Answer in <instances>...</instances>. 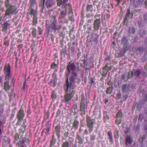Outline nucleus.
Here are the masks:
<instances>
[{
  "label": "nucleus",
  "mask_w": 147,
  "mask_h": 147,
  "mask_svg": "<svg viewBox=\"0 0 147 147\" xmlns=\"http://www.w3.org/2000/svg\"><path fill=\"white\" fill-rule=\"evenodd\" d=\"M107 72L108 71L107 70L102 68V69L100 71L99 73L102 76L105 77L107 75Z\"/></svg>",
  "instance_id": "32"
},
{
  "label": "nucleus",
  "mask_w": 147,
  "mask_h": 147,
  "mask_svg": "<svg viewBox=\"0 0 147 147\" xmlns=\"http://www.w3.org/2000/svg\"><path fill=\"white\" fill-rule=\"evenodd\" d=\"M24 115V110L21 108L16 115V117L18 119V121L16 123L17 125H20L22 120L23 119Z\"/></svg>",
  "instance_id": "7"
},
{
  "label": "nucleus",
  "mask_w": 147,
  "mask_h": 147,
  "mask_svg": "<svg viewBox=\"0 0 147 147\" xmlns=\"http://www.w3.org/2000/svg\"><path fill=\"white\" fill-rule=\"evenodd\" d=\"M45 0H41L39 4V6L41 7V11L43 13V10L45 6L44 4Z\"/></svg>",
  "instance_id": "34"
},
{
  "label": "nucleus",
  "mask_w": 147,
  "mask_h": 147,
  "mask_svg": "<svg viewBox=\"0 0 147 147\" xmlns=\"http://www.w3.org/2000/svg\"><path fill=\"white\" fill-rule=\"evenodd\" d=\"M68 16H73V13L72 11V10L71 8V6L70 5V6L69 7V12L68 13Z\"/></svg>",
  "instance_id": "54"
},
{
  "label": "nucleus",
  "mask_w": 147,
  "mask_h": 147,
  "mask_svg": "<svg viewBox=\"0 0 147 147\" xmlns=\"http://www.w3.org/2000/svg\"><path fill=\"white\" fill-rule=\"evenodd\" d=\"M69 133L68 131L65 132L63 133V136L62 137V138L63 139H66L69 136Z\"/></svg>",
  "instance_id": "47"
},
{
  "label": "nucleus",
  "mask_w": 147,
  "mask_h": 147,
  "mask_svg": "<svg viewBox=\"0 0 147 147\" xmlns=\"http://www.w3.org/2000/svg\"><path fill=\"white\" fill-rule=\"evenodd\" d=\"M51 23L49 25L52 28L53 30L55 31L56 30L59 31L61 28L62 26L61 25H58L56 16H52L50 17Z\"/></svg>",
  "instance_id": "3"
},
{
  "label": "nucleus",
  "mask_w": 147,
  "mask_h": 147,
  "mask_svg": "<svg viewBox=\"0 0 147 147\" xmlns=\"http://www.w3.org/2000/svg\"><path fill=\"white\" fill-rule=\"evenodd\" d=\"M32 50L34 52H35L36 50V48L35 47V43L33 42L31 44V45Z\"/></svg>",
  "instance_id": "51"
},
{
  "label": "nucleus",
  "mask_w": 147,
  "mask_h": 147,
  "mask_svg": "<svg viewBox=\"0 0 147 147\" xmlns=\"http://www.w3.org/2000/svg\"><path fill=\"white\" fill-rule=\"evenodd\" d=\"M62 0H56L57 2V5L58 6H60L61 4L62 3Z\"/></svg>",
  "instance_id": "64"
},
{
  "label": "nucleus",
  "mask_w": 147,
  "mask_h": 147,
  "mask_svg": "<svg viewBox=\"0 0 147 147\" xmlns=\"http://www.w3.org/2000/svg\"><path fill=\"white\" fill-rule=\"evenodd\" d=\"M129 128L128 127H126L125 129L124 132L125 134H127L129 132Z\"/></svg>",
  "instance_id": "60"
},
{
  "label": "nucleus",
  "mask_w": 147,
  "mask_h": 147,
  "mask_svg": "<svg viewBox=\"0 0 147 147\" xmlns=\"http://www.w3.org/2000/svg\"><path fill=\"white\" fill-rule=\"evenodd\" d=\"M46 33L45 35L47 37L49 35H51L52 34L53 29L50 25H48L47 23L46 24Z\"/></svg>",
  "instance_id": "15"
},
{
  "label": "nucleus",
  "mask_w": 147,
  "mask_h": 147,
  "mask_svg": "<svg viewBox=\"0 0 147 147\" xmlns=\"http://www.w3.org/2000/svg\"><path fill=\"white\" fill-rule=\"evenodd\" d=\"M146 31L144 29L140 30L139 31V34L141 37H143L146 34Z\"/></svg>",
  "instance_id": "30"
},
{
  "label": "nucleus",
  "mask_w": 147,
  "mask_h": 147,
  "mask_svg": "<svg viewBox=\"0 0 147 147\" xmlns=\"http://www.w3.org/2000/svg\"><path fill=\"white\" fill-rule=\"evenodd\" d=\"M19 135L18 133H16L15 134L14 138H15V141H15L17 140L18 141L20 139L19 138Z\"/></svg>",
  "instance_id": "57"
},
{
  "label": "nucleus",
  "mask_w": 147,
  "mask_h": 147,
  "mask_svg": "<svg viewBox=\"0 0 147 147\" xmlns=\"http://www.w3.org/2000/svg\"><path fill=\"white\" fill-rule=\"evenodd\" d=\"M131 73L130 72H129L127 74H124L121 75V80H123L125 81H127L128 80L129 78H131Z\"/></svg>",
  "instance_id": "21"
},
{
  "label": "nucleus",
  "mask_w": 147,
  "mask_h": 147,
  "mask_svg": "<svg viewBox=\"0 0 147 147\" xmlns=\"http://www.w3.org/2000/svg\"><path fill=\"white\" fill-rule=\"evenodd\" d=\"M66 13L67 11L66 10L61 11L60 14L59 19H60L61 21L62 18L65 19V17L66 15Z\"/></svg>",
  "instance_id": "26"
},
{
  "label": "nucleus",
  "mask_w": 147,
  "mask_h": 147,
  "mask_svg": "<svg viewBox=\"0 0 147 147\" xmlns=\"http://www.w3.org/2000/svg\"><path fill=\"white\" fill-rule=\"evenodd\" d=\"M9 78H5L4 88L6 91H8L9 90L10 87L9 85Z\"/></svg>",
  "instance_id": "19"
},
{
  "label": "nucleus",
  "mask_w": 147,
  "mask_h": 147,
  "mask_svg": "<svg viewBox=\"0 0 147 147\" xmlns=\"http://www.w3.org/2000/svg\"><path fill=\"white\" fill-rule=\"evenodd\" d=\"M117 119L115 120V123L117 125H119L121 123L122 121V118H116Z\"/></svg>",
  "instance_id": "46"
},
{
  "label": "nucleus",
  "mask_w": 147,
  "mask_h": 147,
  "mask_svg": "<svg viewBox=\"0 0 147 147\" xmlns=\"http://www.w3.org/2000/svg\"><path fill=\"white\" fill-rule=\"evenodd\" d=\"M130 84H124L122 86L121 91L123 93H127L130 90Z\"/></svg>",
  "instance_id": "14"
},
{
  "label": "nucleus",
  "mask_w": 147,
  "mask_h": 147,
  "mask_svg": "<svg viewBox=\"0 0 147 147\" xmlns=\"http://www.w3.org/2000/svg\"><path fill=\"white\" fill-rule=\"evenodd\" d=\"M52 76L53 77V80H51L49 84L50 85L55 87L57 84V79L56 75L53 73L52 74Z\"/></svg>",
  "instance_id": "17"
},
{
  "label": "nucleus",
  "mask_w": 147,
  "mask_h": 147,
  "mask_svg": "<svg viewBox=\"0 0 147 147\" xmlns=\"http://www.w3.org/2000/svg\"><path fill=\"white\" fill-rule=\"evenodd\" d=\"M144 128L145 129V131L146 132V134L144 135H143L142 136V140H145V138L147 137V125H146L144 127Z\"/></svg>",
  "instance_id": "39"
},
{
  "label": "nucleus",
  "mask_w": 147,
  "mask_h": 147,
  "mask_svg": "<svg viewBox=\"0 0 147 147\" xmlns=\"http://www.w3.org/2000/svg\"><path fill=\"white\" fill-rule=\"evenodd\" d=\"M125 144L126 145H130L133 142V139L131 136L127 135L125 137Z\"/></svg>",
  "instance_id": "23"
},
{
  "label": "nucleus",
  "mask_w": 147,
  "mask_h": 147,
  "mask_svg": "<svg viewBox=\"0 0 147 147\" xmlns=\"http://www.w3.org/2000/svg\"><path fill=\"white\" fill-rule=\"evenodd\" d=\"M74 28L69 31V36L71 38V39H74L75 38V36L73 34Z\"/></svg>",
  "instance_id": "35"
},
{
  "label": "nucleus",
  "mask_w": 147,
  "mask_h": 147,
  "mask_svg": "<svg viewBox=\"0 0 147 147\" xmlns=\"http://www.w3.org/2000/svg\"><path fill=\"white\" fill-rule=\"evenodd\" d=\"M112 86H109L107 88L106 93L107 94H110L112 92L113 90Z\"/></svg>",
  "instance_id": "41"
},
{
  "label": "nucleus",
  "mask_w": 147,
  "mask_h": 147,
  "mask_svg": "<svg viewBox=\"0 0 147 147\" xmlns=\"http://www.w3.org/2000/svg\"><path fill=\"white\" fill-rule=\"evenodd\" d=\"M78 116L77 115L74 118L73 122L72 123V127L71 130L74 129V130L76 131L78 129L79 125V119H78Z\"/></svg>",
  "instance_id": "9"
},
{
  "label": "nucleus",
  "mask_w": 147,
  "mask_h": 147,
  "mask_svg": "<svg viewBox=\"0 0 147 147\" xmlns=\"http://www.w3.org/2000/svg\"><path fill=\"white\" fill-rule=\"evenodd\" d=\"M3 106L1 105H0V117L2 115L3 113Z\"/></svg>",
  "instance_id": "49"
},
{
  "label": "nucleus",
  "mask_w": 147,
  "mask_h": 147,
  "mask_svg": "<svg viewBox=\"0 0 147 147\" xmlns=\"http://www.w3.org/2000/svg\"><path fill=\"white\" fill-rule=\"evenodd\" d=\"M32 33L33 37L35 38L36 37V30L35 28H32Z\"/></svg>",
  "instance_id": "40"
},
{
  "label": "nucleus",
  "mask_w": 147,
  "mask_h": 147,
  "mask_svg": "<svg viewBox=\"0 0 147 147\" xmlns=\"http://www.w3.org/2000/svg\"><path fill=\"white\" fill-rule=\"evenodd\" d=\"M67 47L66 45L65 46L64 48L62 49L60 51V54L61 58H64L65 57V55L66 54L68 57H70L69 54L67 53L66 51Z\"/></svg>",
  "instance_id": "20"
},
{
  "label": "nucleus",
  "mask_w": 147,
  "mask_h": 147,
  "mask_svg": "<svg viewBox=\"0 0 147 147\" xmlns=\"http://www.w3.org/2000/svg\"><path fill=\"white\" fill-rule=\"evenodd\" d=\"M10 26V24L8 22H6L4 23L2 25V31L5 33H6L7 28H9Z\"/></svg>",
  "instance_id": "22"
},
{
  "label": "nucleus",
  "mask_w": 147,
  "mask_h": 147,
  "mask_svg": "<svg viewBox=\"0 0 147 147\" xmlns=\"http://www.w3.org/2000/svg\"><path fill=\"white\" fill-rule=\"evenodd\" d=\"M135 32V30L134 27H130L129 28V32L130 34H134Z\"/></svg>",
  "instance_id": "42"
},
{
  "label": "nucleus",
  "mask_w": 147,
  "mask_h": 147,
  "mask_svg": "<svg viewBox=\"0 0 147 147\" xmlns=\"http://www.w3.org/2000/svg\"><path fill=\"white\" fill-rule=\"evenodd\" d=\"M4 73L5 74V78H9L11 72V69L9 65H5L4 69Z\"/></svg>",
  "instance_id": "12"
},
{
  "label": "nucleus",
  "mask_w": 147,
  "mask_h": 147,
  "mask_svg": "<svg viewBox=\"0 0 147 147\" xmlns=\"http://www.w3.org/2000/svg\"><path fill=\"white\" fill-rule=\"evenodd\" d=\"M27 114H28V117L30 118L31 117V112H30V109L29 108L27 110Z\"/></svg>",
  "instance_id": "62"
},
{
  "label": "nucleus",
  "mask_w": 147,
  "mask_h": 147,
  "mask_svg": "<svg viewBox=\"0 0 147 147\" xmlns=\"http://www.w3.org/2000/svg\"><path fill=\"white\" fill-rule=\"evenodd\" d=\"M125 51L124 48L122 50H121L119 53H116L115 54V56L117 57H119L123 55L125 52Z\"/></svg>",
  "instance_id": "29"
},
{
  "label": "nucleus",
  "mask_w": 147,
  "mask_h": 147,
  "mask_svg": "<svg viewBox=\"0 0 147 147\" xmlns=\"http://www.w3.org/2000/svg\"><path fill=\"white\" fill-rule=\"evenodd\" d=\"M128 42V40L125 36H123L121 39V43L124 45H126Z\"/></svg>",
  "instance_id": "31"
},
{
  "label": "nucleus",
  "mask_w": 147,
  "mask_h": 147,
  "mask_svg": "<svg viewBox=\"0 0 147 147\" xmlns=\"http://www.w3.org/2000/svg\"><path fill=\"white\" fill-rule=\"evenodd\" d=\"M61 147H69V142L67 140H66L63 142L61 145Z\"/></svg>",
  "instance_id": "37"
},
{
  "label": "nucleus",
  "mask_w": 147,
  "mask_h": 147,
  "mask_svg": "<svg viewBox=\"0 0 147 147\" xmlns=\"http://www.w3.org/2000/svg\"><path fill=\"white\" fill-rule=\"evenodd\" d=\"M61 113V110L60 109H59L57 111V112L56 113V117H58L59 116V115H60Z\"/></svg>",
  "instance_id": "63"
},
{
  "label": "nucleus",
  "mask_w": 147,
  "mask_h": 147,
  "mask_svg": "<svg viewBox=\"0 0 147 147\" xmlns=\"http://www.w3.org/2000/svg\"><path fill=\"white\" fill-rule=\"evenodd\" d=\"M45 5L48 9L51 8L52 7L53 5L52 1L49 0H47Z\"/></svg>",
  "instance_id": "25"
},
{
  "label": "nucleus",
  "mask_w": 147,
  "mask_h": 147,
  "mask_svg": "<svg viewBox=\"0 0 147 147\" xmlns=\"http://www.w3.org/2000/svg\"><path fill=\"white\" fill-rule=\"evenodd\" d=\"M142 107V104L141 102H139L136 105V108L138 110H140Z\"/></svg>",
  "instance_id": "38"
},
{
  "label": "nucleus",
  "mask_w": 147,
  "mask_h": 147,
  "mask_svg": "<svg viewBox=\"0 0 147 147\" xmlns=\"http://www.w3.org/2000/svg\"><path fill=\"white\" fill-rule=\"evenodd\" d=\"M93 6L92 5L88 4L86 7V11L87 12H92L93 11Z\"/></svg>",
  "instance_id": "33"
},
{
  "label": "nucleus",
  "mask_w": 147,
  "mask_h": 147,
  "mask_svg": "<svg viewBox=\"0 0 147 147\" xmlns=\"http://www.w3.org/2000/svg\"><path fill=\"white\" fill-rule=\"evenodd\" d=\"M26 135L25 137L21 140L20 139L19 140H16L15 143H16V146L20 147H27V145L25 144V142H26L28 144L29 143V140L28 138L26 137Z\"/></svg>",
  "instance_id": "6"
},
{
  "label": "nucleus",
  "mask_w": 147,
  "mask_h": 147,
  "mask_svg": "<svg viewBox=\"0 0 147 147\" xmlns=\"http://www.w3.org/2000/svg\"><path fill=\"white\" fill-rule=\"evenodd\" d=\"M38 33L39 35H41L42 32V30L41 28L39 26H38Z\"/></svg>",
  "instance_id": "61"
},
{
  "label": "nucleus",
  "mask_w": 147,
  "mask_h": 147,
  "mask_svg": "<svg viewBox=\"0 0 147 147\" xmlns=\"http://www.w3.org/2000/svg\"><path fill=\"white\" fill-rule=\"evenodd\" d=\"M96 134L95 133H93L90 135V140L91 141H94L96 138Z\"/></svg>",
  "instance_id": "44"
},
{
  "label": "nucleus",
  "mask_w": 147,
  "mask_h": 147,
  "mask_svg": "<svg viewBox=\"0 0 147 147\" xmlns=\"http://www.w3.org/2000/svg\"><path fill=\"white\" fill-rule=\"evenodd\" d=\"M51 97L53 99L55 100L56 98L57 97L56 94L55 93V91L53 90L52 91Z\"/></svg>",
  "instance_id": "45"
},
{
  "label": "nucleus",
  "mask_w": 147,
  "mask_h": 147,
  "mask_svg": "<svg viewBox=\"0 0 147 147\" xmlns=\"http://www.w3.org/2000/svg\"><path fill=\"white\" fill-rule=\"evenodd\" d=\"M90 81L89 82L91 86L92 84H93L94 82V79L92 78H91L89 80Z\"/></svg>",
  "instance_id": "59"
},
{
  "label": "nucleus",
  "mask_w": 147,
  "mask_h": 147,
  "mask_svg": "<svg viewBox=\"0 0 147 147\" xmlns=\"http://www.w3.org/2000/svg\"><path fill=\"white\" fill-rule=\"evenodd\" d=\"M66 70V88L64 99L61 100V102L65 103L66 106L68 107L71 104L70 100L75 93L76 90L74 89L76 87V84H79L81 81L78 75L80 72L79 63L69 62Z\"/></svg>",
  "instance_id": "1"
},
{
  "label": "nucleus",
  "mask_w": 147,
  "mask_h": 147,
  "mask_svg": "<svg viewBox=\"0 0 147 147\" xmlns=\"http://www.w3.org/2000/svg\"><path fill=\"white\" fill-rule=\"evenodd\" d=\"M37 15L34 14V15L33 16L32 24L34 26H36V24L37 23L38 18Z\"/></svg>",
  "instance_id": "28"
},
{
  "label": "nucleus",
  "mask_w": 147,
  "mask_h": 147,
  "mask_svg": "<svg viewBox=\"0 0 147 147\" xmlns=\"http://www.w3.org/2000/svg\"><path fill=\"white\" fill-rule=\"evenodd\" d=\"M51 67L53 69H56L58 67V62L55 63V61L52 63L51 65Z\"/></svg>",
  "instance_id": "36"
},
{
  "label": "nucleus",
  "mask_w": 147,
  "mask_h": 147,
  "mask_svg": "<svg viewBox=\"0 0 147 147\" xmlns=\"http://www.w3.org/2000/svg\"><path fill=\"white\" fill-rule=\"evenodd\" d=\"M98 37L99 35L97 33L94 32L92 33L89 41L87 42V47L89 46L90 45H92L93 44V42L94 43V45L96 46L98 42Z\"/></svg>",
  "instance_id": "4"
},
{
  "label": "nucleus",
  "mask_w": 147,
  "mask_h": 147,
  "mask_svg": "<svg viewBox=\"0 0 147 147\" xmlns=\"http://www.w3.org/2000/svg\"><path fill=\"white\" fill-rule=\"evenodd\" d=\"M68 19L70 21L72 22H74V21L73 15L69 16Z\"/></svg>",
  "instance_id": "58"
},
{
  "label": "nucleus",
  "mask_w": 147,
  "mask_h": 147,
  "mask_svg": "<svg viewBox=\"0 0 147 147\" xmlns=\"http://www.w3.org/2000/svg\"><path fill=\"white\" fill-rule=\"evenodd\" d=\"M3 3V1L0 0V10L2 12H3L4 10V7H1Z\"/></svg>",
  "instance_id": "56"
},
{
  "label": "nucleus",
  "mask_w": 147,
  "mask_h": 147,
  "mask_svg": "<svg viewBox=\"0 0 147 147\" xmlns=\"http://www.w3.org/2000/svg\"><path fill=\"white\" fill-rule=\"evenodd\" d=\"M86 121L87 126L88 128L89 132L90 133L93 130V124L95 123V119H91L90 117L87 115Z\"/></svg>",
  "instance_id": "5"
},
{
  "label": "nucleus",
  "mask_w": 147,
  "mask_h": 147,
  "mask_svg": "<svg viewBox=\"0 0 147 147\" xmlns=\"http://www.w3.org/2000/svg\"><path fill=\"white\" fill-rule=\"evenodd\" d=\"M122 117V113L121 111H119L117 113L116 115V118H121Z\"/></svg>",
  "instance_id": "43"
},
{
  "label": "nucleus",
  "mask_w": 147,
  "mask_h": 147,
  "mask_svg": "<svg viewBox=\"0 0 147 147\" xmlns=\"http://www.w3.org/2000/svg\"><path fill=\"white\" fill-rule=\"evenodd\" d=\"M85 6V4H84L83 5L82 8V11L81 12V17L82 18V19H84V7Z\"/></svg>",
  "instance_id": "50"
},
{
  "label": "nucleus",
  "mask_w": 147,
  "mask_h": 147,
  "mask_svg": "<svg viewBox=\"0 0 147 147\" xmlns=\"http://www.w3.org/2000/svg\"><path fill=\"white\" fill-rule=\"evenodd\" d=\"M111 58L110 57L107 56L105 59V60L107 62V63H111Z\"/></svg>",
  "instance_id": "53"
},
{
  "label": "nucleus",
  "mask_w": 147,
  "mask_h": 147,
  "mask_svg": "<svg viewBox=\"0 0 147 147\" xmlns=\"http://www.w3.org/2000/svg\"><path fill=\"white\" fill-rule=\"evenodd\" d=\"M28 11L27 13V19L28 20L30 19V18L29 17V15H31V16L32 15H34V14H36V15H37V12L36 11H34V9L32 8V6H30L28 9Z\"/></svg>",
  "instance_id": "13"
},
{
  "label": "nucleus",
  "mask_w": 147,
  "mask_h": 147,
  "mask_svg": "<svg viewBox=\"0 0 147 147\" xmlns=\"http://www.w3.org/2000/svg\"><path fill=\"white\" fill-rule=\"evenodd\" d=\"M85 98L84 95H82L81 96V102L80 106V111H81L80 115L83 117L85 114Z\"/></svg>",
  "instance_id": "8"
},
{
  "label": "nucleus",
  "mask_w": 147,
  "mask_h": 147,
  "mask_svg": "<svg viewBox=\"0 0 147 147\" xmlns=\"http://www.w3.org/2000/svg\"><path fill=\"white\" fill-rule=\"evenodd\" d=\"M100 19H96L94 21L93 24V31L94 32L95 31H97L99 29V27L100 26Z\"/></svg>",
  "instance_id": "11"
},
{
  "label": "nucleus",
  "mask_w": 147,
  "mask_h": 147,
  "mask_svg": "<svg viewBox=\"0 0 147 147\" xmlns=\"http://www.w3.org/2000/svg\"><path fill=\"white\" fill-rule=\"evenodd\" d=\"M109 116L106 114L104 115L103 120L105 122H106L109 119Z\"/></svg>",
  "instance_id": "52"
},
{
  "label": "nucleus",
  "mask_w": 147,
  "mask_h": 147,
  "mask_svg": "<svg viewBox=\"0 0 147 147\" xmlns=\"http://www.w3.org/2000/svg\"><path fill=\"white\" fill-rule=\"evenodd\" d=\"M144 118V115L143 113H140L139 114L138 117V119L141 122Z\"/></svg>",
  "instance_id": "48"
},
{
  "label": "nucleus",
  "mask_w": 147,
  "mask_h": 147,
  "mask_svg": "<svg viewBox=\"0 0 147 147\" xmlns=\"http://www.w3.org/2000/svg\"><path fill=\"white\" fill-rule=\"evenodd\" d=\"M133 13L131 12L130 9L128 8L127 10V12L126 13L125 18L123 21L124 25H126L129 21L128 19H131L132 17Z\"/></svg>",
  "instance_id": "10"
},
{
  "label": "nucleus",
  "mask_w": 147,
  "mask_h": 147,
  "mask_svg": "<svg viewBox=\"0 0 147 147\" xmlns=\"http://www.w3.org/2000/svg\"><path fill=\"white\" fill-rule=\"evenodd\" d=\"M130 72L131 74V77H132V76L139 77L142 71L140 70L136 69H133L131 72Z\"/></svg>",
  "instance_id": "16"
},
{
  "label": "nucleus",
  "mask_w": 147,
  "mask_h": 147,
  "mask_svg": "<svg viewBox=\"0 0 147 147\" xmlns=\"http://www.w3.org/2000/svg\"><path fill=\"white\" fill-rule=\"evenodd\" d=\"M61 127L60 125H57L55 128V131L58 139L59 140L60 135Z\"/></svg>",
  "instance_id": "18"
},
{
  "label": "nucleus",
  "mask_w": 147,
  "mask_h": 147,
  "mask_svg": "<svg viewBox=\"0 0 147 147\" xmlns=\"http://www.w3.org/2000/svg\"><path fill=\"white\" fill-rule=\"evenodd\" d=\"M56 140L55 138V135H53L52 139L50 141L49 146L50 147H55V145L56 143Z\"/></svg>",
  "instance_id": "24"
},
{
  "label": "nucleus",
  "mask_w": 147,
  "mask_h": 147,
  "mask_svg": "<svg viewBox=\"0 0 147 147\" xmlns=\"http://www.w3.org/2000/svg\"><path fill=\"white\" fill-rule=\"evenodd\" d=\"M76 139L78 140V143L79 144H81L83 143V139L78 134H77L76 136Z\"/></svg>",
  "instance_id": "27"
},
{
  "label": "nucleus",
  "mask_w": 147,
  "mask_h": 147,
  "mask_svg": "<svg viewBox=\"0 0 147 147\" xmlns=\"http://www.w3.org/2000/svg\"><path fill=\"white\" fill-rule=\"evenodd\" d=\"M84 21V19H82L80 21V24H79V29H81L82 28V26L83 25Z\"/></svg>",
  "instance_id": "55"
},
{
  "label": "nucleus",
  "mask_w": 147,
  "mask_h": 147,
  "mask_svg": "<svg viewBox=\"0 0 147 147\" xmlns=\"http://www.w3.org/2000/svg\"><path fill=\"white\" fill-rule=\"evenodd\" d=\"M6 8L5 16H8L10 17L13 14H16L17 12L16 6L13 4L9 0H6L4 2Z\"/></svg>",
  "instance_id": "2"
}]
</instances>
